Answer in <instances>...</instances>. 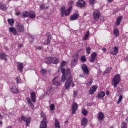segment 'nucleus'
Listing matches in <instances>:
<instances>
[{
    "instance_id": "nucleus-30",
    "label": "nucleus",
    "mask_w": 128,
    "mask_h": 128,
    "mask_svg": "<svg viewBox=\"0 0 128 128\" xmlns=\"http://www.w3.org/2000/svg\"><path fill=\"white\" fill-rule=\"evenodd\" d=\"M29 16L30 18L34 19L36 18V12H30L29 13Z\"/></svg>"
},
{
    "instance_id": "nucleus-60",
    "label": "nucleus",
    "mask_w": 128,
    "mask_h": 128,
    "mask_svg": "<svg viewBox=\"0 0 128 128\" xmlns=\"http://www.w3.org/2000/svg\"><path fill=\"white\" fill-rule=\"evenodd\" d=\"M37 48H38V50H42V47L41 46H38Z\"/></svg>"
},
{
    "instance_id": "nucleus-13",
    "label": "nucleus",
    "mask_w": 128,
    "mask_h": 128,
    "mask_svg": "<svg viewBox=\"0 0 128 128\" xmlns=\"http://www.w3.org/2000/svg\"><path fill=\"white\" fill-rule=\"evenodd\" d=\"M98 118L100 122H102L104 120V114L102 112H100L98 115Z\"/></svg>"
},
{
    "instance_id": "nucleus-17",
    "label": "nucleus",
    "mask_w": 128,
    "mask_h": 128,
    "mask_svg": "<svg viewBox=\"0 0 128 128\" xmlns=\"http://www.w3.org/2000/svg\"><path fill=\"white\" fill-rule=\"evenodd\" d=\"M104 96H106V92H101L98 94L96 98H100V100H102Z\"/></svg>"
},
{
    "instance_id": "nucleus-8",
    "label": "nucleus",
    "mask_w": 128,
    "mask_h": 128,
    "mask_svg": "<svg viewBox=\"0 0 128 128\" xmlns=\"http://www.w3.org/2000/svg\"><path fill=\"white\" fill-rule=\"evenodd\" d=\"M18 31L19 32H24V26L20 24H18L16 26Z\"/></svg>"
},
{
    "instance_id": "nucleus-29",
    "label": "nucleus",
    "mask_w": 128,
    "mask_h": 128,
    "mask_svg": "<svg viewBox=\"0 0 128 128\" xmlns=\"http://www.w3.org/2000/svg\"><path fill=\"white\" fill-rule=\"evenodd\" d=\"M66 76L68 77V78H70V76L68 75V70H66V74H64L62 76V82H64L66 80Z\"/></svg>"
},
{
    "instance_id": "nucleus-58",
    "label": "nucleus",
    "mask_w": 128,
    "mask_h": 128,
    "mask_svg": "<svg viewBox=\"0 0 128 128\" xmlns=\"http://www.w3.org/2000/svg\"><path fill=\"white\" fill-rule=\"evenodd\" d=\"M80 78H84V74H80Z\"/></svg>"
},
{
    "instance_id": "nucleus-45",
    "label": "nucleus",
    "mask_w": 128,
    "mask_h": 128,
    "mask_svg": "<svg viewBox=\"0 0 128 128\" xmlns=\"http://www.w3.org/2000/svg\"><path fill=\"white\" fill-rule=\"evenodd\" d=\"M40 8L41 10H48V7H46L44 6V5L42 4L40 6Z\"/></svg>"
},
{
    "instance_id": "nucleus-46",
    "label": "nucleus",
    "mask_w": 128,
    "mask_h": 128,
    "mask_svg": "<svg viewBox=\"0 0 128 128\" xmlns=\"http://www.w3.org/2000/svg\"><path fill=\"white\" fill-rule=\"evenodd\" d=\"M32 40H34V36L32 35H30V42H32Z\"/></svg>"
},
{
    "instance_id": "nucleus-41",
    "label": "nucleus",
    "mask_w": 128,
    "mask_h": 128,
    "mask_svg": "<svg viewBox=\"0 0 128 128\" xmlns=\"http://www.w3.org/2000/svg\"><path fill=\"white\" fill-rule=\"evenodd\" d=\"M112 70V68H110V67L108 68L104 74H110V72Z\"/></svg>"
},
{
    "instance_id": "nucleus-16",
    "label": "nucleus",
    "mask_w": 128,
    "mask_h": 128,
    "mask_svg": "<svg viewBox=\"0 0 128 128\" xmlns=\"http://www.w3.org/2000/svg\"><path fill=\"white\" fill-rule=\"evenodd\" d=\"M88 118H83L81 122L82 126H84V128H86V126H88Z\"/></svg>"
},
{
    "instance_id": "nucleus-32",
    "label": "nucleus",
    "mask_w": 128,
    "mask_h": 128,
    "mask_svg": "<svg viewBox=\"0 0 128 128\" xmlns=\"http://www.w3.org/2000/svg\"><path fill=\"white\" fill-rule=\"evenodd\" d=\"M114 34L116 38L120 36V30L118 28L114 30Z\"/></svg>"
},
{
    "instance_id": "nucleus-18",
    "label": "nucleus",
    "mask_w": 128,
    "mask_h": 128,
    "mask_svg": "<svg viewBox=\"0 0 128 128\" xmlns=\"http://www.w3.org/2000/svg\"><path fill=\"white\" fill-rule=\"evenodd\" d=\"M112 50H112L110 53L112 56H116V54H118V47H114L112 48Z\"/></svg>"
},
{
    "instance_id": "nucleus-42",
    "label": "nucleus",
    "mask_w": 128,
    "mask_h": 128,
    "mask_svg": "<svg viewBox=\"0 0 128 128\" xmlns=\"http://www.w3.org/2000/svg\"><path fill=\"white\" fill-rule=\"evenodd\" d=\"M86 52L88 53V54H90V52L92 51V49L90 48V47H86Z\"/></svg>"
},
{
    "instance_id": "nucleus-4",
    "label": "nucleus",
    "mask_w": 128,
    "mask_h": 128,
    "mask_svg": "<svg viewBox=\"0 0 128 128\" xmlns=\"http://www.w3.org/2000/svg\"><path fill=\"white\" fill-rule=\"evenodd\" d=\"M120 82V75H116L112 80V86L116 88Z\"/></svg>"
},
{
    "instance_id": "nucleus-28",
    "label": "nucleus",
    "mask_w": 128,
    "mask_h": 128,
    "mask_svg": "<svg viewBox=\"0 0 128 128\" xmlns=\"http://www.w3.org/2000/svg\"><path fill=\"white\" fill-rule=\"evenodd\" d=\"M27 101L28 102V104L30 105L31 108L32 110H34V106L32 104V100H30V98H27Z\"/></svg>"
},
{
    "instance_id": "nucleus-36",
    "label": "nucleus",
    "mask_w": 128,
    "mask_h": 128,
    "mask_svg": "<svg viewBox=\"0 0 128 128\" xmlns=\"http://www.w3.org/2000/svg\"><path fill=\"white\" fill-rule=\"evenodd\" d=\"M29 14L30 13H28L26 12H22V18H28V16H29Z\"/></svg>"
},
{
    "instance_id": "nucleus-63",
    "label": "nucleus",
    "mask_w": 128,
    "mask_h": 128,
    "mask_svg": "<svg viewBox=\"0 0 128 128\" xmlns=\"http://www.w3.org/2000/svg\"><path fill=\"white\" fill-rule=\"evenodd\" d=\"M98 74H102V72L98 71Z\"/></svg>"
},
{
    "instance_id": "nucleus-24",
    "label": "nucleus",
    "mask_w": 128,
    "mask_h": 128,
    "mask_svg": "<svg viewBox=\"0 0 128 128\" xmlns=\"http://www.w3.org/2000/svg\"><path fill=\"white\" fill-rule=\"evenodd\" d=\"M0 10H1L6 11L8 10V7H6L4 3L0 2Z\"/></svg>"
},
{
    "instance_id": "nucleus-31",
    "label": "nucleus",
    "mask_w": 128,
    "mask_h": 128,
    "mask_svg": "<svg viewBox=\"0 0 128 128\" xmlns=\"http://www.w3.org/2000/svg\"><path fill=\"white\" fill-rule=\"evenodd\" d=\"M0 58L2 60H4L6 62H8V58H6V54L4 53H2L0 55Z\"/></svg>"
},
{
    "instance_id": "nucleus-50",
    "label": "nucleus",
    "mask_w": 128,
    "mask_h": 128,
    "mask_svg": "<svg viewBox=\"0 0 128 128\" xmlns=\"http://www.w3.org/2000/svg\"><path fill=\"white\" fill-rule=\"evenodd\" d=\"M61 72L63 74H66V69L64 68H62L61 69Z\"/></svg>"
},
{
    "instance_id": "nucleus-56",
    "label": "nucleus",
    "mask_w": 128,
    "mask_h": 128,
    "mask_svg": "<svg viewBox=\"0 0 128 128\" xmlns=\"http://www.w3.org/2000/svg\"><path fill=\"white\" fill-rule=\"evenodd\" d=\"M110 91H106V96H110Z\"/></svg>"
},
{
    "instance_id": "nucleus-2",
    "label": "nucleus",
    "mask_w": 128,
    "mask_h": 128,
    "mask_svg": "<svg viewBox=\"0 0 128 128\" xmlns=\"http://www.w3.org/2000/svg\"><path fill=\"white\" fill-rule=\"evenodd\" d=\"M72 10V6H70L67 10H66V6H64L61 8V16L62 18L66 16H68L70 12Z\"/></svg>"
},
{
    "instance_id": "nucleus-37",
    "label": "nucleus",
    "mask_w": 128,
    "mask_h": 128,
    "mask_svg": "<svg viewBox=\"0 0 128 128\" xmlns=\"http://www.w3.org/2000/svg\"><path fill=\"white\" fill-rule=\"evenodd\" d=\"M90 32L88 31L86 34L85 35V36L84 37V40H88V38L90 36Z\"/></svg>"
},
{
    "instance_id": "nucleus-19",
    "label": "nucleus",
    "mask_w": 128,
    "mask_h": 128,
    "mask_svg": "<svg viewBox=\"0 0 128 128\" xmlns=\"http://www.w3.org/2000/svg\"><path fill=\"white\" fill-rule=\"evenodd\" d=\"M86 2H78L76 4L78 8H86Z\"/></svg>"
},
{
    "instance_id": "nucleus-52",
    "label": "nucleus",
    "mask_w": 128,
    "mask_h": 128,
    "mask_svg": "<svg viewBox=\"0 0 128 128\" xmlns=\"http://www.w3.org/2000/svg\"><path fill=\"white\" fill-rule=\"evenodd\" d=\"M68 4L70 6H74V1H70Z\"/></svg>"
},
{
    "instance_id": "nucleus-22",
    "label": "nucleus",
    "mask_w": 128,
    "mask_h": 128,
    "mask_svg": "<svg viewBox=\"0 0 128 128\" xmlns=\"http://www.w3.org/2000/svg\"><path fill=\"white\" fill-rule=\"evenodd\" d=\"M17 64L20 72H22L24 70V64L18 62Z\"/></svg>"
},
{
    "instance_id": "nucleus-44",
    "label": "nucleus",
    "mask_w": 128,
    "mask_h": 128,
    "mask_svg": "<svg viewBox=\"0 0 128 128\" xmlns=\"http://www.w3.org/2000/svg\"><path fill=\"white\" fill-rule=\"evenodd\" d=\"M81 62H86V56H84L82 57Z\"/></svg>"
},
{
    "instance_id": "nucleus-49",
    "label": "nucleus",
    "mask_w": 128,
    "mask_h": 128,
    "mask_svg": "<svg viewBox=\"0 0 128 128\" xmlns=\"http://www.w3.org/2000/svg\"><path fill=\"white\" fill-rule=\"evenodd\" d=\"M50 110H54L55 108H54V104H52L50 106Z\"/></svg>"
},
{
    "instance_id": "nucleus-57",
    "label": "nucleus",
    "mask_w": 128,
    "mask_h": 128,
    "mask_svg": "<svg viewBox=\"0 0 128 128\" xmlns=\"http://www.w3.org/2000/svg\"><path fill=\"white\" fill-rule=\"evenodd\" d=\"M20 12H18L16 13V15L17 16H20Z\"/></svg>"
},
{
    "instance_id": "nucleus-23",
    "label": "nucleus",
    "mask_w": 128,
    "mask_h": 128,
    "mask_svg": "<svg viewBox=\"0 0 128 128\" xmlns=\"http://www.w3.org/2000/svg\"><path fill=\"white\" fill-rule=\"evenodd\" d=\"M122 16H120L118 18L115 24L116 26H119L122 22Z\"/></svg>"
},
{
    "instance_id": "nucleus-26",
    "label": "nucleus",
    "mask_w": 128,
    "mask_h": 128,
    "mask_svg": "<svg viewBox=\"0 0 128 128\" xmlns=\"http://www.w3.org/2000/svg\"><path fill=\"white\" fill-rule=\"evenodd\" d=\"M79 16H80L78 14H74L71 16L70 20H72V22L74 20H78V18Z\"/></svg>"
},
{
    "instance_id": "nucleus-20",
    "label": "nucleus",
    "mask_w": 128,
    "mask_h": 128,
    "mask_svg": "<svg viewBox=\"0 0 128 128\" xmlns=\"http://www.w3.org/2000/svg\"><path fill=\"white\" fill-rule=\"evenodd\" d=\"M96 54L94 52L92 54L91 56V59H90V62H96Z\"/></svg>"
},
{
    "instance_id": "nucleus-12",
    "label": "nucleus",
    "mask_w": 128,
    "mask_h": 128,
    "mask_svg": "<svg viewBox=\"0 0 128 128\" xmlns=\"http://www.w3.org/2000/svg\"><path fill=\"white\" fill-rule=\"evenodd\" d=\"M9 32H12V34H14V36H18V30H16V28L12 27L9 28Z\"/></svg>"
},
{
    "instance_id": "nucleus-11",
    "label": "nucleus",
    "mask_w": 128,
    "mask_h": 128,
    "mask_svg": "<svg viewBox=\"0 0 128 128\" xmlns=\"http://www.w3.org/2000/svg\"><path fill=\"white\" fill-rule=\"evenodd\" d=\"M98 87L97 86H93L90 90L89 92L90 94H94L98 90Z\"/></svg>"
},
{
    "instance_id": "nucleus-10",
    "label": "nucleus",
    "mask_w": 128,
    "mask_h": 128,
    "mask_svg": "<svg viewBox=\"0 0 128 128\" xmlns=\"http://www.w3.org/2000/svg\"><path fill=\"white\" fill-rule=\"evenodd\" d=\"M22 120H24V122H26V126H28V124H30V117H29L28 118H26L24 116L22 117Z\"/></svg>"
},
{
    "instance_id": "nucleus-62",
    "label": "nucleus",
    "mask_w": 128,
    "mask_h": 128,
    "mask_svg": "<svg viewBox=\"0 0 128 128\" xmlns=\"http://www.w3.org/2000/svg\"><path fill=\"white\" fill-rule=\"evenodd\" d=\"M126 60L128 62V56L126 58Z\"/></svg>"
},
{
    "instance_id": "nucleus-21",
    "label": "nucleus",
    "mask_w": 128,
    "mask_h": 128,
    "mask_svg": "<svg viewBox=\"0 0 128 128\" xmlns=\"http://www.w3.org/2000/svg\"><path fill=\"white\" fill-rule=\"evenodd\" d=\"M78 55H76V58L72 60V66H76V64H78Z\"/></svg>"
},
{
    "instance_id": "nucleus-6",
    "label": "nucleus",
    "mask_w": 128,
    "mask_h": 128,
    "mask_svg": "<svg viewBox=\"0 0 128 128\" xmlns=\"http://www.w3.org/2000/svg\"><path fill=\"white\" fill-rule=\"evenodd\" d=\"M100 12L98 10L95 11L93 14L94 20H100Z\"/></svg>"
},
{
    "instance_id": "nucleus-38",
    "label": "nucleus",
    "mask_w": 128,
    "mask_h": 128,
    "mask_svg": "<svg viewBox=\"0 0 128 128\" xmlns=\"http://www.w3.org/2000/svg\"><path fill=\"white\" fill-rule=\"evenodd\" d=\"M92 82H94V79L91 78L90 79V82L87 83L86 85L87 86H90L92 84Z\"/></svg>"
},
{
    "instance_id": "nucleus-33",
    "label": "nucleus",
    "mask_w": 128,
    "mask_h": 128,
    "mask_svg": "<svg viewBox=\"0 0 128 128\" xmlns=\"http://www.w3.org/2000/svg\"><path fill=\"white\" fill-rule=\"evenodd\" d=\"M8 22L11 26H13L14 24V20L13 19H8Z\"/></svg>"
},
{
    "instance_id": "nucleus-47",
    "label": "nucleus",
    "mask_w": 128,
    "mask_h": 128,
    "mask_svg": "<svg viewBox=\"0 0 128 128\" xmlns=\"http://www.w3.org/2000/svg\"><path fill=\"white\" fill-rule=\"evenodd\" d=\"M46 72H47L46 70H44V69H43V70H41V74H42L44 75V74H46Z\"/></svg>"
},
{
    "instance_id": "nucleus-9",
    "label": "nucleus",
    "mask_w": 128,
    "mask_h": 128,
    "mask_svg": "<svg viewBox=\"0 0 128 128\" xmlns=\"http://www.w3.org/2000/svg\"><path fill=\"white\" fill-rule=\"evenodd\" d=\"M78 108V105L76 103H74V104H73L72 106V114H76V112Z\"/></svg>"
},
{
    "instance_id": "nucleus-1",
    "label": "nucleus",
    "mask_w": 128,
    "mask_h": 128,
    "mask_svg": "<svg viewBox=\"0 0 128 128\" xmlns=\"http://www.w3.org/2000/svg\"><path fill=\"white\" fill-rule=\"evenodd\" d=\"M70 69H68L67 74L69 76V78H67V81L65 84L66 90H68L70 88V86H72V88H74L76 86V84L74 83V79H72V77L70 75Z\"/></svg>"
},
{
    "instance_id": "nucleus-14",
    "label": "nucleus",
    "mask_w": 128,
    "mask_h": 128,
    "mask_svg": "<svg viewBox=\"0 0 128 128\" xmlns=\"http://www.w3.org/2000/svg\"><path fill=\"white\" fill-rule=\"evenodd\" d=\"M52 36H49L46 40L42 41L44 46H48V44H50V42H52Z\"/></svg>"
},
{
    "instance_id": "nucleus-5",
    "label": "nucleus",
    "mask_w": 128,
    "mask_h": 128,
    "mask_svg": "<svg viewBox=\"0 0 128 128\" xmlns=\"http://www.w3.org/2000/svg\"><path fill=\"white\" fill-rule=\"evenodd\" d=\"M41 116L43 118L44 121L41 122L40 128H48V122L46 121V116L44 112L41 113Z\"/></svg>"
},
{
    "instance_id": "nucleus-54",
    "label": "nucleus",
    "mask_w": 128,
    "mask_h": 128,
    "mask_svg": "<svg viewBox=\"0 0 128 128\" xmlns=\"http://www.w3.org/2000/svg\"><path fill=\"white\" fill-rule=\"evenodd\" d=\"M16 82H17L18 84H20V78H16Z\"/></svg>"
},
{
    "instance_id": "nucleus-59",
    "label": "nucleus",
    "mask_w": 128,
    "mask_h": 128,
    "mask_svg": "<svg viewBox=\"0 0 128 128\" xmlns=\"http://www.w3.org/2000/svg\"><path fill=\"white\" fill-rule=\"evenodd\" d=\"M103 51L104 52H106V48H103Z\"/></svg>"
},
{
    "instance_id": "nucleus-55",
    "label": "nucleus",
    "mask_w": 128,
    "mask_h": 128,
    "mask_svg": "<svg viewBox=\"0 0 128 128\" xmlns=\"http://www.w3.org/2000/svg\"><path fill=\"white\" fill-rule=\"evenodd\" d=\"M78 2H86L84 0H78Z\"/></svg>"
},
{
    "instance_id": "nucleus-25",
    "label": "nucleus",
    "mask_w": 128,
    "mask_h": 128,
    "mask_svg": "<svg viewBox=\"0 0 128 128\" xmlns=\"http://www.w3.org/2000/svg\"><path fill=\"white\" fill-rule=\"evenodd\" d=\"M58 77H56L55 78H54L52 82H53L55 86H60L62 85V84L60 82H59L58 81H56V79H58Z\"/></svg>"
},
{
    "instance_id": "nucleus-53",
    "label": "nucleus",
    "mask_w": 128,
    "mask_h": 128,
    "mask_svg": "<svg viewBox=\"0 0 128 128\" xmlns=\"http://www.w3.org/2000/svg\"><path fill=\"white\" fill-rule=\"evenodd\" d=\"M74 98H76V96H78V92H76V91H74Z\"/></svg>"
},
{
    "instance_id": "nucleus-15",
    "label": "nucleus",
    "mask_w": 128,
    "mask_h": 128,
    "mask_svg": "<svg viewBox=\"0 0 128 128\" xmlns=\"http://www.w3.org/2000/svg\"><path fill=\"white\" fill-rule=\"evenodd\" d=\"M30 98L32 102H34V104L36 102V93L34 92H32L31 94Z\"/></svg>"
},
{
    "instance_id": "nucleus-48",
    "label": "nucleus",
    "mask_w": 128,
    "mask_h": 128,
    "mask_svg": "<svg viewBox=\"0 0 128 128\" xmlns=\"http://www.w3.org/2000/svg\"><path fill=\"white\" fill-rule=\"evenodd\" d=\"M66 62L64 61H62V62L61 63V67L64 68V66H66Z\"/></svg>"
},
{
    "instance_id": "nucleus-61",
    "label": "nucleus",
    "mask_w": 128,
    "mask_h": 128,
    "mask_svg": "<svg viewBox=\"0 0 128 128\" xmlns=\"http://www.w3.org/2000/svg\"><path fill=\"white\" fill-rule=\"evenodd\" d=\"M114 0H108V2H112Z\"/></svg>"
},
{
    "instance_id": "nucleus-35",
    "label": "nucleus",
    "mask_w": 128,
    "mask_h": 128,
    "mask_svg": "<svg viewBox=\"0 0 128 128\" xmlns=\"http://www.w3.org/2000/svg\"><path fill=\"white\" fill-rule=\"evenodd\" d=\"M55 127L56 128H60V124L58 120L57 119L56 120Z\"/></svg>"
},
{
    "instance_id": "nucleus-3",
    "label": "nucleus",
    "mask_w": 128,
    "mask_h": 128,
    "mask_svg": "<svg viewBox=\"0 0 128 128\" xmlns=\"http://www.w3.org/2000/svg\"><path fill=\"white\" fill-rule=\"evenodd\" d=\"M46 62L47 64H58L60 62V60L58 58L48 57L46 59Z\"/></svg>"
},
{
    "instance_id": "nucleus-64",
    "label": "nucleus",
    "mask_w": 128,
    "mask_h": 128,
    "mask_svg": "<svg viewBox=\"0 0 128 128\" xmlns=\"http://www.w3.org/2000/svg\"><path fill=\"white\" fill-rule=\"evenodd\" d=\"M20 48H22V44H20Z\"/></svg>"
},
{
    "instance_id": "nucleus-39",
    "label": "nucleus",
    "mask_w": 128,
    "mask_h": 128,
    "mask_svg": "<svg viewBox=\"0 0 128 128\" xmlns=\"http://www.w3.org/2000/svg\"><path fill=\"white\" fill-rule=\"evenodd\" d=\"M123 98H124V96H120L118 102H117L118 104H120L122 102Z\"/></svg>"
},
{
    "instance_id": "nucleus-34",
    "label": "nucleus",
    "mask_w": 128,
    "mask_h": 128,
    "mask_svg": "<svg viewBox=\"0 0 128 128\" xmlns=\"http://www.w3.org/2000/svg\"><path fill=\"white\" fill-rule=\"evenodd\" d=\"M52 87H50L48 88L46 94L48 96H50V94H52Z\"/></svg>"
},
{
    "instance_id": "nucleus-40",
    "label": "nucleus",
    "mask_w": 128,
    "mask_h": 128,
    "mask_svg": "<svg viewBox=\"0 0 128 128\" xmlns=\"http://www.w3.org/2000/svg\"><path fill=\"white\" fill-rule=\"evenodd\" d=\"M82 114L84 116H88V112L86 109H83L82 110Z\"/></svg>"
},
{
    "instance_id": "nucleus-27",
    "label": "nucleus",
    "mask_w": 128,
    "mask_h": 128,
    "mask_svg": "<svg viewBox=\"0 0 128 128\" xmlns=\"http://www.w3.org/2000/svg\"><path fill=\"white\" fill-rule=\"evenodd\" d=\"M10 91L13 94H18L19 92L18 89V88H16V87H12L10 89Z\"/></svg>"
},
{
    "instance_id": "nucleus-7",
    "label": "nucleus",
    "mask_w": 128,
    "mask_h": 128,
    "mask_svg": "<svg viewBox=\"0 0 128 128\" xmlns=\"http://www.w3.org/2000/svg\"><path fill=\"white\" fill-rule=\"evenodd\" d=\"M82 70L85 74H86V76H88V74H90V70H88V68L86 65H82Z\"/></svg>"
},
{
    "instance_id": "nucleus-43",
    "label": "nucleus",
    "mask_w": 128,
    "mask_h": 128,
    "mask_svg": "<svg viewBox=\"0 0 128 128\" xmlns=\"http://www.w3.org/2000/svg\"><path fill=\"white\" fill-rule=\"evenodd\" d=\"M121 128H128V124H126V123L124 122L122 124Z\"/></svg>"
},
{
    "instance_id": "nucleus-51",
    "label": "nucleus",
    "mask_w": 128,
    "mask_h": 128,
    "mask_svg": "<svg viewBox=\"0 0 128 128\" xmlns=\"http://www.w3.org/2000/svg\"><path fill=\"white\" fill-rule=\"evenodd\" d=\"M95 2H96V0H90V4L91 6H94V4Z\"/></svg>"
}]
</instances>
